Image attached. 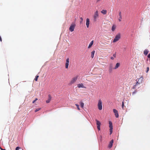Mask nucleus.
<instances>
[{
    "label": "nucleus",
    "mask_w": 150,
    "mask_h": 150,
    "mask_svg": "<svg viewBox=\"0 0 150 150\" xmlns=\"http://www.w3.org/2000/svg\"><path fill=\"white\" fill-rule=\"evenodd\" d=\"M120 66V63H117L116 64V65L115 66V67L114 68V69H116L117 68H118Z\"/></svg>",
    "instance_id": "nucleus-16"
},
{
    "label": "nucleus",
    "mask_w": 150,
    "mask_h": 150,
    "mask_svg": "<svg viewBox=\"0 0 150 150\" xmlns=\"http://www.w3.org/2000/svg\"><path fill=\"white\" fill-rule=\"evenodd\" d=\"M40 109H41L40 108H38L36 109H35V112H38V111L39 110H40Z\"/></svg>",
    "instance_id": "nucleus-25"
},
{
    "label": "nucleus",
    "mask_w": 150,
    "mask_h": 150,
    "mask_svg": "<svg viewBox=\"0 0 150 150\" xmlns=\"http://www.w3.org/2000/svg\"><path fill=\"white\" fill-rule=\"evenodd\" d=\"M149 70V67H147L146 72L147 73Z\"/></svg>",
    "instance_id": "nucleus-31"
},
{
    "label": "nucleus",
    "mask_w": 150,
    "mask_h": 150,
    "mask_svg": "<svg viewBox=\"0 0 150 150\" xmlns=\"http://www.w3.org/2000/svg\"><path fill=\"white\" fill-rule=\"evenodd\" d=\"M78 77L79 76L78 75H76L73 77L70 82L69 84L71 85L75 83L77 80Z\"/></svg>",
    "instance_id": "nucleus-1"
},
{
    "label": "nucleus",
    "mask_w": 150,
    "mask_h": 150,
    "mask_svg": "<svg viewBox=\"0 0 150 150\" xmlns=\"http://www.w3.org/2000/svg\"><path fill=\"white\" fill-rule=\"evenodd\" d=\"M0 41H1V42L2 41L1 38L0 36Z\"/></svg>",
    "instance_id": "nucleus-39"
},
{
    "label": "nucleus",
    "mask_w": 150,
    "mask_h": 150,
    "mask_svg": "<svg viewBox=\"0 0 150 150\" xmlns=\"http://www.w3.org/2000/svg\"><path fill=\"white\" fill-rule=\"evenodd\" d=\"M95 52V51H93L91 52V57L92 58H93V57Z\"/></svg>",
    "instance_id": "nucleus-22"
},
{
    "label": "nucleus",
    "mask_w": 150,
    "mask_h": 150,
    "mask_svg": "<svg viewBox=\"0 0 150 150\" xmlns=\"http://www.w3.org/2000/svg\"><path fill=\"white\" fill-rule=\"evenodd\" d=\"M96 125H97V128L98 130H100V126L101 125L100 122L97 119L96 120Z\"/></svg>",
    "instance_id": "nucleus-7"
},
{
    "label": "nucleus",
    "mask_w": 150,
    "mask_h": 150,
    "mask_svg": "<svg viewBox=\"0 0 150 150\" xmlns=\"http://www.w3.org/2000/svg\"><path fill=\"white\" fill-rule=\"evenodd\" d=\"M22 150H24L23 149H22Z\"/></svg>",
    "instance_id": "nucleus-41"
},
{
    "label": "nucleus",
    "mask_w": 150,
    "mask_h": 150,
    "mask_svg": "<svg viewBox=\"0 0 150 150\" xmlns=\"http://www.w3.org/2000/svg\"><path fill=\"white\" fill-rule=\"evenodd\" d=\"M109 127L110 128V129H112V122L111 121H109Z\"/></svg>",
    "instance_id": "nucleus-19"
},
{
    "label": "nucleus",
    "mask_w": 150,
    "mask_h": 150,
    "mask_svg": "<svg viewBox=\"0 0 150 150\" xmlns=\"http://www.w3.org/2000/svg\"><path fill=\"white\" fill-rule=\"evenodd\" d=\"M112 129H110V134H112Z\"/></svg>",
    "instance_id": "nucleus-28"
},
{
    "label": "nucleus",
    "mask_w": 150,
    "mask_h": 150,
    "mask_svg": "<svg viewBox=\"0 0 150 150\" xmlns=\"http://www.w3.org/2000/svg\"><path fill=\"white\" fill-rule=\"evenodd\" d=\"M90 23L89 19L88 18H87L86 20V25L87 27L88 28L89 27V25Z\"/></svg>",
    "instance_id": "nucleus-12"
},
{
    "label": "nucleus",
    "mask_w": 150,
    "mask_h": 150,
    "mask_svg": "<svg viewBox=\"0 0 150 150\" xmlns=\"http://www.w3.org/2000/svg\"><path fill=\"white\" fill-rule=\"evenodd\" d=\"M114 68H113V66L112 64H109V69L108 71L110 73H111L112 72V69H113Z\"/></svg>",
    "instance_id": "nucleus-8"
},
{
    "label": "nucleus",
    "mask_w": 150,
    "mask_h": 150,
    "mask_svg": "<svg viewBox=\"0 0 150 150\" xmlns=\"http://www.w3.org/2000/svg\"><path fill=\"white\" fill-rule=\"evenodd\" d=\"M21 148L19 147H17L16 148V150H19V149H20Z\"/></svg>",
    "instance_id": "nucleus-29"
},
{
    "label": "nucleus",
    "mask_w": 150,
    "mask_h": 150,
    "mask_svg": "<svg viewBox=\"0 0 150 150\" xmlns=\"http://www.w3.org/2000/svg\"><path fill=\"white\" fill-rule=\"evenodd\" d=\"M113 56L115 58L116 57V54H113Z\"/></svg>",
    "instance_id": "nucleus-36"
},
{
    "label": "nucleus",
    "mask_w": 150,
    "mask_h": 150,
    "mask_svg": "<svg viewBox=\"0 0 150 150\" xmlns=\"http://www.w3.org/2000/svg\"><path fill=\"white\" fill-rule=\"evenodd\" d=\"M113 112L115 113V117L117 118L118 117H119V115H118L117 111L115 109H113Z\"/></svg>",
    "instance_id": "nucleus-10"
},
{
    "label": "nucleus",
    "mask_w": 150,
    "mask_h": 150,
    "mask_svg": "<svg viewBox=\"0 0 150 150\" xmlns=\"http://www.w3.org/2000/svg\"><path fill=\"white\" fill-rule=\"evenodd\" d=\"M80 20H81V21H80V23H82V21H83V18L82 17H81L80 18Z\"/></svg>",
    "instance_id": "nucleus-27"
},
{
    "label": "nucleus",
    "mask_w": 150,
    "mask_h": 150,
    "mask_svg": "<svg viewBox=\"0 0 150 150\" xmlns=\"http://www.w3.org/2000/svg\"><path fill=\"white\" fill-rule=\"evenodd\" d=\"M150 59V53L147 56Z\"/></svg>",
    "instance_id": "nucleus-35"
},
{
    "label": "nucleus",
    "mask_w": 150,
    "mask_h": 150,
    "mask_svg": "<svg viewBox=\"0 0 150 150\" xmlns=\"http://www.w3.org/2000/svg\"><path fill=\"white\" fill-rule=\"evenodd\" d=\"M110 59L112 60H113L114 59V58L112 57H110Z\"/></svg>",
    "instance_id": "nucleus-37"
},
{
    "label": "nucleus",
    "mask_w": 150,
    "mask_h": 150,
    "mask_svg": "<svg viewBox=\"0 0 150 150\" xmlns=\"http://www.w3.org/2000/svg\"><path fill=\"white\" fill-rule=\"evenodd\" d=\"M122 109H124V102H122Z\"/></svg>",
    "instance_id": "nucleus-30"
},
{
    "label": "nucleus",
    "mask_w": 150,
    "mask_h": 150,
    "mask_svg": "<svg viewBox=\"0 0 150 150\" xmlns=\"http://www.w3.org/2000/svg\"><path fill=\"white\" fill-rule=\"evenodd\" d=\"M75 105L76 106L78 110H80L79 105L77 104H76Z\"/></svg>",
    "instance_id": "nucleus-26"
},
{
    "label": "nucleus",
    "mask_w": 150,
    "mask_h": 150,
    "mask_svg": "<svg viewBox=\"0 0 150 150\" xmlns=\"http://www.w3.org/2000/svg\"><path fill=\"white\" fill-rule=\"evenodd\" d=\"M149 52V51L148 50L146 49L144 51V54L145 55H146L147 54H148Z\"/></svg>",
    "instance_id": "nucleus-18"
},
{
    "label": "nucleus",
    "mask_w": 150,
    "mask_h": 150,
    "mask_svg": "<svg viewBox=\"0 0 150 150\" xmlns=\"http://www.w3.org/2000/svg\"><path fill=\"white\" fill-rule=\"evenodd\" d=\"M119 18H118V21L119 22H121V20L122 19V15L121 14V12L120 11L119 13Z\"/></svg>",
    "instance_id": "nucleus-13"
},
{
    "label": "nucleus",
    "mask_w": 150,
    "mask_h": 150,
    "mask_svg": "<svg viewBox=\"0 0 150 150\" xmlns=\"http://www.w3.org/2000/svg\"><path fill=\"white\" fill-rule=\"evenodd\" d=\"M77 87L79 88H86V87L84 86L83 83H79L77 84Z\"/></svg>",
    "instance_id": "nucleus-11"
},
{
    "label": "nucleus",
    "mask_w": 150,
    "mask_h": 150,
    "mask_svg": "<svg viewBox=\"0 0 150 150\" xmlns=\"http://www.w3.org/2000/svg\"><path fill=\"white\" fill-rule=\"evenodd\" d=\"M143 78L142 76L139 79L137 80V79L136 80L137 82L136 83V85L137 86L138 85L140 84L142 82Z\"/></svg>",
    "instance_id": "nucleus-6"
},
{
    "label": "nucleus",
    "mask_w": 150,
    "mask_h": 150,
    "mask_svg": "<svg viewBox=\"0 0 150 150\" xmlns=\"http://www.w3.org/2000/svg\"><path fill=\"white\" fill-rule=\"evenodd\" d=\"M120 38V34L118 33L115 36L113 41V42H115L118 41Z\"/></svg>",
    "instance_id": "nucleus-2"
},
{
    "label": "nucleus",
    "mask_w": 150,
    "mask_h": 150,
    "mask_svg": "<svg viewBox=\"0 0 150 150\" xmlns=\"http://www.w3.org/2000/svg\"><path fill=\"white\" fill-rule=\"evenodd\" d=\"M116 28V26L115 25H113V26H112V29H111L112 31H114L115 29Z\"/></svg>",
    "instance_id": "nucleus-21"
},
{
    "label": "nucleus",
    "mask_w": 150,
    "mask_h": 150,
    "mask_svg": "<svg viewBox=\"0 0 150 150\" xmlns=\"http://www.w3.org/2000/svg\"><path fill=\"white\" fill-rule=\"evenodd\" d=\"M39 77V76L38 75H37L36 76H35V79L34 80L37 81V80H38V78Z\"/></svg>",
    "instance_id": "nucleus-24"
},
{
    "label": "nucleus",
    "mask_w": 150,
    "mask_h": 150,
    "mask_svg": "<svg viewBox=\"0 0 150 150\" xmlns=\"http://www.w3.org/2000/svg\"><path fill=\"white\" fill-rule=\"evenodd\" d=\"M76 24L75 23H72L70 26L69 28V30L70 31L72 32L74 31Z\"/></svg>",
    "instance_id": "nucleus-3"
},
{
    "label": "nucleus",
    "mask_w": 150,
    "mask_h": 150,
    "mask_svg": "<svg viewBox=\"0 0 150 150\" xmlns=\"http://www.w3.org/2000/svg\"><path fill=\"white\" fill-rule=\"evenodd\" d=\"M38 100V99H37V98H36L35 99V100H33V103H35V102L36 100Z\"/></svg>",
    "instance_id": "nucleus-32"
},
{
    "label": "nucleus",
    "mask_w": 150,
    "mask_h": 150,
    "mask_svg": "<svg viewBox=\"0 0 150 150\" xmlns=\"http://www.w3.org/2000/svg\"><path fill=\"white\" fill-rule=\"evenodd\" d=\"M113 143V139H112L110 142V144L109 145V147L111 148L112 146Z\"/></svg>",
    "instance_id": "nucleus-15"
},
{
    "label": "nucleus",
    "mask_w": 150,
    "mask_h": 150,
    "mask_svg": "<svg viewBox=\"0 0 150 150\" xmlns=\"http://www.w3.org/2000/svg\"><path fill=\"white\" fill-rule=\"evenodd\" d=\"M99 14L98 11H96L95 13L93 15V18L94 21H96L97 18L98 17Z\"/></svg>",
    "instance_id": "nucleus-4"
},
{
    "label": "nucleus",
    "mask_w": 150,
    "mask_h": 150,
    "mask_svg": "<svg viewBox=\"0 0 150 150\" xmlns=\"http://www.w3.org/2000/svg\"><path fill=\"white\" fill-rule=\"evenodd\" d=\"M136 86H137L136 85V84L135 85H134L133 87V88H132L133 89H134L136 88Z\"/></svg>",
    "instance_id": "nucleus-33"
},
{
    "label": "nucleus",
    "mask_w": 150,
    "mask_h": 150,
    "mask_svg": "<svg viewBox=\"0 0 150 150\" xmlns=\"http://www.w3.org/2000/svg\"><path fill=\"white\" fill-rule=\"evenodd\" d=\"M98 109L100 110H101L102 109V102L101 100H98Z\"/></svg>",
    "instance_id": "nucleus-5"
},
{
    "label": "nucleus",
    "mask_w": 150,
    "mask_h": 150,
    "mask_svg": "<svg viewBox=\"0 0 150 150\" xmlns=\"http://www.w3.org/2000/svg\"><path fill=\"white\" fill-rule=\"evenodd\" d=\"M100 0H97V2H98L99 1H100Z\"/></svg>",
    "instance_id": "nucleus-40"
},
{
    "label": "nucleus",
    "mask_w": 150,
    "mask_h": 150,
    "mask_svg": "<svg viewBox=\"0 0 150 150\" xmlns=\"http://www.w3.org/2000/svg\"><path fill=\"white\" fill-rule=\"evenodd\" d=\"M137 91H134L133 93H132V95H133L136 92H137Z\"/></svg>",
    "instance_id": "nucleus-34"
},
{
    "label": "nucleus",
    "mask_w": 150,
    "mask_h": 150,
    "mask_svg": "<svg viewBox=\"0 0 150 150\" xmlns=\"http://www.w3.org/2000/svg\"><path fill=\"white\" fill-rule=\"evenodd\" d=\"M93 40H92V41L89 44V45H88V48H90V47H91L92 46V45H93Z\"/></svg>",
    "instance_id": "nucleus-20"
},
{
    "label": "nucleus",
    "mask_w": 150,
    "mask_h": 150,
    "mask_svg": "<svg viewBox=\"0 0 150 150\" xmlns=\"http://www.w3.org/2000/svg\"><path fill=\"white\" fill-rule=\"evenodd\" d=\"M51 99V96L49 94L48 95V99L46 100V102L47 103H49Z\"/></svg>",
    "instance_id": "nucleus-14"
},
{
    "label": "nucleus",
    "mask_w": 150,
    "mask_h": 150,
    "mask_svg": "<svg viewBox=\"0 0 150 150\" xmlns=\"http://www.w3.org/2000/svg\"><path fill=\"white\" fill-rule=\"evenodd\" d=\"M0 149L1 150H6L5 149H2L1 147H0Z\"/></svg>",
    "instance_id": "nucleus-38"
},
{
    "label": "nucleus",
    "mask_w": 150,
    "mask_h": 150,
    "mask_svg": "<svg viewBox=\"0 0 150 150\" xmlns=\"http://www.w3.org/2000/svg\"><path fill=\"white\" fill-rule=\"evenodd\" d=\"M69 58H67L66 60V62L65 63V68L66 69H68L69 65Z\"/></svg>",
    "instance_id": "nucleus-9"
},
{
    "label": "nucleus",
    "mask_w": 150,
    "mask_h": 150,
    "mask_svg": "<svg viewBox=\"0 0 150 150\" xmlns=\"http://www.w3.org/2000/svg\"><path fill=\"white\" fill-rule=\"evenodd\" d=\"M101 13L104 15L106 14L107 13V11L105 10H103L101 11Z\"/></svg>",
    "instance_id": "nucleus-17"
},
{
    "label": "nucleus",
    "mask_w": 150,
    "mask_h": 150,
    "mask_svg": "<svg viewBox=\"0 0 150 150\" xmlns=\"http://www.w3.org/2000/svg\"><path fill=\"white\" fill-rule=\"evenodd\" d=\"M80 106H81V107L82 108H83V107H84V103L82 102V101H81L80 102Z\"/></svg>",
    "instance_id": "nucleus-23"
}]
</instances>
